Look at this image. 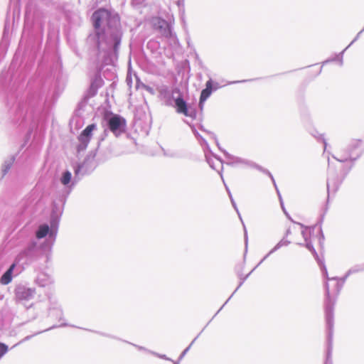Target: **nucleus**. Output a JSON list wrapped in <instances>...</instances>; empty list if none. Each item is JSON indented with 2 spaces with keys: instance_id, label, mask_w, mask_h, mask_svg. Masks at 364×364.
Segmentation results:
<instances>
[{
  "instance_id": "obj_1",
  "label": "nucleus",
  "mask_w": 364,
  "mask_h": 364,
  "mask_svg": "<svg viewBox=\"0 0 364 364\" xmlns=\"http://www.w3.org/2000/svg\"><path fill=\"white\" fill-rule=\"evenodd\" d=\"M92 20L95 32L89 36L88 43L96 48L99 57H116L122 36L117 14L100 9L94 12Z\"/></svg>"
},
{
  "instance_id": "obj_2",
  "label": "nucleus",
  "mask_w": 364,
  "mask_h": 364,
  "mask_svg": "<svg viewBox=\"0 0 364 364\" xmlns=\"http://www.w3.org/2000/svg\"><path fill=\"white\" fill-rule=\"evenodd\" d=\"M107 126L110 132L119 136L125 131L126 120L119 115L114 114L107 119Z\"/></svg>"
},
{
  "instance_id": "obj_3",
  "label": "nucleus",
  "mask_w": 364,
  "mask_h": 364,
  "mask_svg": "<svg viewBox=\"0 0 364 364\" xmlns=\"http://www.w3.org/2000/svg\"><path fill=\"white\" fill-rule=\"evenodd\" d=\"M172 95H177L174 97V102L176 108V112L179 114H183L186 117H194L196 114L194 112L189 111L186 101L182 98L181 91L178 88L175 87L172 89Z\"/></svg>"
},
{
  "instance_id": "obj_4",
  "label": "nucleus",
  "mask_w": 364,
  "mask_h": 364,
  "mask_svg": "<svg viewBox=\"0 0 364 364\" xmlns=\"http://www.w3.org/2000/svg\"><path fill=\"white\" fill-rule=\"evenodd\" d=\"M361 154V141L358 139H353L348 145L346 156L338 159V161L341 162H344L348 160L354 161L357 159Z\"/></svg>"
},
{
  "instance_id": "obj_5",
  "label": "nucleus",
  "mask_w": 364,
  "mask_h": 364,
  "mask_svg": "<svg viewBox=\"0 0 364 364\" xmlns=\"http://www.w3.org/2000/svg\"><path fill=\"white\" fill-rule=\"evenodd\" d=\"M97 130V125L95 124H92L88 125L80 134L78 137L79 145L77 146V151H81L85 150L92 136V133L94 131Z\"/></svg>"
},
{
  "instance_id": "obj_6",
  "label": "nucleus",
  "mask_w": 364,
  "mask_h": 364,
  "mask_svg": "<svg viewBox=\"0 0 364 364\" xmlns=\"http://www.w3.org/2000/svg\"><path fill=\"white\" fill-rule=\"evenodd\" d=\"M333 307L327 305L326 308V325L328 328V347L327 351V359L329 358L331 353V337H332V328L333 326Z\"/></svg>"
},
{
  "instance_id": "obj_7",
  "label": "nucleus",
  "mask_w": 364,
  "mask_h": 364,
  "mask_svg": "<svg viewBox=\"0 0 364 364\" xmlns=\"http://www.w3.org/2000/svg\"><path fill=\"white\" fill-rule=\"evenodd\" d=\"M154 28L160 31L161 35L167 38H171L172 31L169 24L160 18H154L152 20Z\"/></svg>"
},
{
  "instance_id": "obj_8",
  "label": "nucleus",
  "mask_w": 364,
  "mask_h": 364,
  "mask_svg": "<svg viewBox=\"0 0 364 364\" xmlns=\"http://www.w3.org/2000/svg\"><path fill=\"white\" fill-rule=\"evenodd\" d=\"M34 289L23 286L18 287L15 290L16 298L18 301H28L34 296Z\"/></svg>"
},
{
  "instance_id": "obj_9",
  "label": "nucleus",
  "mask_w": 364,
  "mask_h": 364,
  "mask_svg": "<svg viewBox=\"0 0 364 364\" xmlns=\"http://www.w3.org/2000/svg\"><path fill=\"white\" fill-rule=\"evenodd\" d=\"M82 166L78 165L77 166L74 168L75 171V178L74 180L72 181V174L69 171H66L63 173L62 176L60 179V183L68 187H70L71 186L74 185V181H75L76 178L78 177V176L80 173L81 169Z\"/></svg>"
},
{
  "instance_id": "obj_10",
  "label": "nucleus",
  "mask_w": 364,
  "mask_h": 364,
  "mask_svg": "<svg viewBox=\"0 0 364 364\" xmlns=\"http://www.w3.org/2000/svg\"><path fill=\"white\" fill-rule=\"evenodd\" d=\"M364 268H352L350 269L348 273L346 274V275L341 280H338L336 278H328V275H327V270H326V268L325 267H323V273L325 274L326 277V279L328 280H335L336 282V288H337V293H338L340 291V290L341 289L345 281H346V279L348 277V276L349 274H350L351 273H354V272H358V271H360V270H363Z\"/></svg>"
},
{
  "instance_id": "obj_11",
  "label": "nucleus",
  "mask_w": 364,
  "mask_h": 364,
  "mask_svg": "<svg viewBox=\"0 0 364 364\" xmlns=\"http://www.w3.org/2000/svg\"><path fill=\"white\" fill-rule=\"evenodd\" d=\"M159 97L167 103L171 102V98H174L175 95H172V90L165 85H161L157 87Z\"/></svg>"
},
{
  "instance_id": "obj_12",
  "label": "nucleus",
  "mask_w": 364,
  "mask_h": 364,
  "mask_svg": "<svg viewBox=\"0 0 364 364\" xmlns=\"http://www.w3.org/2000/svg\"><path fill=\"white\" fill-rule=\"evenodd\" d=\"M36 283L42 287H48L53 283V279L50 275L41 272L36 279Z\"/></svg>"
},
{
  "instance_id": "obj_13",
  "label": "nucleus",
  "mask_w": 364,
  "mask_h": 364,
  "mask_svg": "<svg viewBox=\"0 0 364 364\" xmlns=\"http://www.w3.org/2000/svg\"><path fill=\"white\" fill-rule=\"evenodd\" d=\"M207 162L210 165V166L214 169L218 171V172L220 173L221 178L223 181L224 182V179L221 173V171L223 169V162L221 160L216 157H209L206 156Z\"/></svg>"
},
{
  "instance_id": "obj_14",
  "label": "nucleus",
  "mask_w": 364,
  "mask_h": 364,
  "mask_svg": "<svg viewBox=\"0 0 364 364\" xmlns=\"http://www.w3.org/2000/svg\"><path fill=\"white\" fill-rule=\"evenodd\" d=\"M16 266V263H13L9 267V268L4 273V274L0 278V283L1 284L6 285L11 282Z\"/></svg>"
},
{
  "instance_id": "obj_15",
  "label": "nucleus",
  "mask_w": 364,
  "mask_h": 364,
  "mask_svg": "<svg viewBox=\"0 0 364 364\" xmlns=\"http://www.w3.org/2000/svg\"><path fill=\"white\" fill-rule=\"evenodd\" d=\"M213 91V82L211 80L207 81L205 88L202 90L200 97V105H201L211 95Z\"/></svg>"
},
{
  "instance_id": "obj_16",
  "label": "nucleus",
  "mask_w": 364,
  "mask_h": 364,
  "mask_svg": "<svg viewBox=\"0 0 364 364\" xmlns=\"http://www.w3.org/2000/svg\"><path fill=\"white\" fill-rule=\"evenodd\" d=\"M47 235H48L49 237H54L53 232L50 231V228L47 224L41 225L36 231V237L38 239H42L45 237Z\"/></svg>"
},
{
  "instance_id": "obj_17",
  "label": "nucleus",
  "mask_w": 364,
  "mask_h": 364,
  "mask_svg": "<svg viewBox=\"0 0 364 364\" xmlns=\"http://www.w3.org/2000/svg\"><path fill=\"white\" fill-rule=\"evenodd\" d=\"M301 235L304 237L305 243L300 245H304L310 252H311L314 254H316L315 249L314 248L311 241L309 240V231L306 228L301 230Z\"/></svg>"
},
{
  "instance_id": "obj_18",
  "label": "nucleus",
  "mask_w": 364,
  "mask_h": 364,
  "mask_svg": "<svg viewBox=\"0 0 364 364\" xmlns=\"http://www.w3.org/2000/svg\"><path fill=\"white\" fill-rule=\"evenodd\" d=\"M226 156L231 161L230 163L232 165L244 164V165L252 166V164L249 161H247L245 159L237 157V156H232L228 154H226Z\"/></svg>"
},
{
  "instance_id": "obj_19",
  "label": "nucleus",
  "mask_w": 364,
  "mask_h": 364,
  "mask_svg": "<svg viewBox=\"0 0 364 364\" xmlns=\"http://www.w3.org/2000/svg\"><path fill=\"white\" fill-rule=\"evenodd\" d=\"M255 166L257 169H259V171H263L264 173H266L267 174H268V175L271 177V178H272V180L273 183H274V186H275V188H276V189H277V194H278V196H279V201H280V204H281L282 208V210H284V212L286 213V212H285V208H284V203H283V200H282V196H281V195H280V193H279V190H278V189H277V186H276V183H275V181H274V178H273L272 175V174H271V173H270L267 170H264V169H262V167H260V166Z\"/></svg>"
},
{
  "instance_id": "obj_20",
  "label": "nucleus",
  "mask_w": 364,
  "mask_h": 364,
  "mask_svg": "<svg viewBox=\"0 0 364 364\" xmlns=\"http://www.w3.org/2000/svg\"><path fill=\"white\" fill-rule=\"evenodd\" d=\"M289 244V242L288 240H286L284 239H282V240H280L275 246L273 249H272L266 255L264 256V259H266L271 254H272L273 252H274L275 251H277V250H279V248H281L282 247H284V246H287Z\"/></svg>"
},
{
  "instance_id": "obj_21",
  "label": "nucleus",
  "mask_w": 364,
  "mask_h": 364,
  "mask_svg": "<svg viewBox=\"0 0 364 364\" xmlns=\"http://www.w3.org/2000/svg\"><path fill=\"white\" fill-rule=\"evenodd\" d=\"M192 131L193 132V133H194L195 136H196L199 140H200V144H201L202 146H205V148L208 149V148H209V146H208V143H207L206 140H205V139H203V138L202 137V136H200V135L199 134V133H198V132H197L194 128H192Z\"/></svg>"
},
{
  "instance_id": "obj_22",
  "label": "nucleus",
  "mask_w": 364,
  "mask_h": 364,
  "mask_svg": "<svg viewBox=\"0 0 364 364\" xmlns=\"http://www.w3.org/2000/svg\"><path fill=\"white\" fill-rule=\"evenodd\" d=\"M13 161H14V159H12L9 161H6L4 163L3 168H2L3 176H4L8 172V171L10 169V168L13 164Z\"/></svg>"
},
{
  "instance_id": "obj_23",
  "label": "nucleus",
  "mask_w": 364,
  "mask_h": 364,
  "mask_svg": "<svg viewBox=\"0 0 364 364\" xmlns=\"http://www.w3.org/2000/svg\"><path fill=\"white\" fill-rule=\"evenodd\" d=\"M364 31V28L360 31L356 36V37L354 38V40L348 45V46H347L344 50H343L341 53V59H340V65H341L343 64V60H342V56H343V54L344 53V51L348 49L355 41H356L358 40V38H359L360 33Z\"/></svg>"
},
{
  "instance_id": "obj_24",
  "label": "nucleus",
  "mask_w": 364,
  "mask_h": 364,
  "mask_svg": "<svg viewBox=\"0 0 364 364\" xmlns=\"http://www.w3.org/2000/svg\"><path fill=\"white\" fill-rule=\"evenodd\" d=\"M8 346L3 343H0V359L8 352Z\"/></svg>"
},
{
  "instance_id": "obj_25",
  "label": "nucleus",
  "mask_w": 364,
  "mask_h": 364,
  "mask_svg": "<svg viewBox=\"0 0 364 364\" xmlns=\"http://www.w3.org/2000/svg\"><path fill=\"white\" fill-rule=\"evenodd\" d=\"M225 187H226V189H227V191H228V192L229 196H230V198L231 203H232V205H233L234 208H235V210L237 211V214L239 215V217H240V220H242L241 216H240V213H239V211H238V209H237V205H236V204H235V202L234 201V200H233V198H232V195H231V193H230V191H229L228 188L227 186H225Z\"/></svg>"
},
{
  "instance_id": "obj_26",
  "label": "nucleus",
  "mask_w": 364,
  "mask_h": 364,
  "mask_svg": "<svg viewBox=\"0 0 364 364\" xmlns=\"http://www.w3.org/2000/svg\"><path fill=\"white\" fill-rule=\"evenodd\" d=\"M196 340V338L191 342V343L181 353V354L179 356V360H182L183 358L186 355V354L188 352V350H190L191 346L193 345V343L195 342V341Z\"/></svg>"
},
{
  "instance_id": "obj_27",
  "label": "nucleus",
  "mask_w": 364,
  "mask_h": 364,
  "mask_svg": "<svg viewBox=\"0 0 364 364\" xmlns=\"http://www.w3.org/2000/svg\"><path fill=\"white\" fill-rule=\"evenodd\" d=\"M312 135L315 138H317V139L321 138V139H322L323 144H324V151H325L326 147H327V143H326V140L324 139V138L323 137V135L322 134H319L317 132H315V133H313Z\"/></svg>"
},
{
  "instance_id": "obj_28",
  "label": "nucleus",
  "mask_w": 364,
  "mask_h": 364,
  "mask_svg": "<svg viewBox=\"0 0 364 364\" xmlns=\"http://www.w3.org/2000/svg\"><path fill=\"white\" fill-rule=\"evenodd\" d=\"M151 353H152L153 355L160 358H162V359H165V360H171L173 361L171 359L168 358L166 357V355H161V354H159V353H154V352H151Z\"/></svg>"
},
{
  "instance_id": "obj_29",
  "label": "nucleus",
  "mask_w": 364,
  "mask_h": 364,
  "mask_svg": "<svg viewBox=\"0 0 364 364\" xmlns=\"http://www.w3.org/2000/svg\"><path fill=\"white\" fill-rule=\"evenodd\" d=\"M327 187H328V190L329 191L330 188L332 187L333 188V191H336V187H334V185L332 184V181L331 179H328V182H327Z\"/></svg>"
},
{
  "instance_id": "obj_30",
  "label": "nucleus",
  "mask_w": 364,
  "mask_h": 364,
  "mask_svg": "<svg viewBox=\"0 0 364 364\" xmlns=\"http://www.w3.org/2000/svg\"><path fill=\"white\" fill-rule=\"evenodd\" d=\"M326 296L328 299L330 296L329 288L328 284H326Z\"/></svg>"
},
{
  "instance_id": "obj_31",
  "label": "nucleus",
  "mask_w": 364,
  "mask_h": 364,
  "mask_svg": "<svg viewBox=\"0 0 364 364\" xmlns=\"http://www.w3.org/2000/svg\"><path fill=\"white\" fill-rule=\"evenodd\" d=\"M264 258H263V259L260 261V262H259L258 264H257V265L255 267V268H254V269H252V271H251L248 274L250 275V273H251V272H252L255 269H257V268L259 267V265L262 262H263V261H264Z\"/></svg>"
},
{
  "instance_id": "obj_32",
  "label": "nucleus",
  "mask_w": 364,
  "mask_h": 364,
  "mask_svg": "<svg viewBox=\"0 0 364 364\" xmlns=\"http://www.w3.org/2000/svg\"><path fill=\"white\" fill-rule=\"evenodd\" d=\"M264 258H263V259L260 261V262H259L258 264H257V265L255 267V268H254V269H252V271H251L248 274L250 275V273H251V272H252L255 269H257V268L259 267V265L262 262H263V261H264Z\"/></svg>"
},
{
  "instance_id": "obj_33",
  "label": "nucleus",
  "mask_w": 364,
  "mask_h": 364,
  "mask_svg": "<svg viewBox=\"0 0 364 364\" xmlns=\"http://www.w3.org/2000/svg\"><path fill=\"white\" fill-rule=\"evenodd\" d=\"M264 258H263V259L260 261V262H259L258 264H257V265L255 267V268H254V269H252V271H251L248 274L250 275V273H251V272H252L255 269H257V268L259 267V265L262 262H263V261H264Z\"/></svg>"
},
{
  "instance_id": "obj_34",
  "label": "nucleus",
  "mask_w": 364,
  "mask_h": 364,
  "mask_svg": "<svg viewBox=\"0 0 364 364\" xmlns=\"http://www.w3.org/2000/svg\"><path fill=\"white\" fill-rule=\"evenodd\" d=\"M264 258H263V259L260 261V262H259L258 264H257V265L255 267V268H254V269H252V271H251L248 274L250 275V273H251V272H252L255 269H257V268L259 267V265L262 262H263V261H264Z\"/></svg>"
},
{
  "instance_id": "obj_35",
  "label": "nucleus",
  "mask_w": 364,
  "mask_h": 364,
  "mask_svg": "<svg viewBox=\"0 0 364 364\" xmlns=\"http://www.w3.org/2000/svg\"><path fill=\"white\" fill-rule=\"evenodd\" d=\"M245 242H247V231H246L245 228Z\"/></svg>"
},
{
  "instance_id": "obj_36",
  "label": "nucleus",
  "mask_w": 364,
  "mask_h": 364,
  "mask_svg": "<svg viewBox=\"0 0 364 364\" xmlns=\"http://www.w3.org/2000/svg\"><path fill=\"white\" fill-rule=\"evenodd\" d=\"M208 135H210L211 137H215L214 134L211 132H206Z\"/></svg>"
},
{
  "instance_id": "obj_37",
  "label": "nucleus",
  "mask_w": 364,
  "mask_h": 364,
  "mask_svg": "<svg viewBox=\"0 0 364 364\" xmlns=\"http://www.w3.org/2000/svg\"><path fill=\"white\" fill-rule=\"evenodd\" d=\"M249 276V274H247L243 279L242 281L240 282V286H241L242 284V283L244 282V281L246 279V278Z\"/></svg>"
},
{
  "instance_id": "obj_38",
  "label": "nucleus",
  "mask_w": 364,
  "mask_h": 364,
  "mask_svg": "<svg viewBox=\"0 0 364 364\" xmlns=\"http://www.w3.org/2000/svg\"><path fill=\"white\" fill-rule=\"evenodd\" d=\"M137 348H138L139 350H146V349H145L144 347H141V346H137Z\"/></svg>"
},
{
  "instance_id": "obj_39",
  "label": "nucleus",
  "mask_w": 364,
  "mask_h": 364,
  "mask_svg": "<svg viewBox=\"0 0 364 364\" xmlns=\"http://www.w3.org/2000/svg\"><path fill=\"white\" fill-rule=\"evenodd\" d=\"M57 311H58L60 314H62V310H61V309H57Z\"/></svg>"
},
{
  "instance_id": "obj_40",
  "label": "nucleus",
  "mask_w": 364,
  "mask_h": 364,
  "mask_svg": "<svg viewBox=\"0 0 364 364\" xmlns=\"http://www.w3.org/2000/svg\"><path fill=\"white\" fill-rule=\"evenodd\" d=\"M245 82V80H243V81H235V82H232L231 83H237V82Z\"/></svg>"
},
{
  "instance_id": "obj_41",
  "label": "nucleus",
  "mask_w": 364,
  "mask_h": 364,
  "mask_svg": "<svg viewBox=\"0 0 364 364\" xmlns=\"http://www.w3.org/2000/svg\"><path fill=\"white\" fill-rule=\"evenodd\" d=\"M218 88V83H215V86L214 87V90H217Z\"/></svg>"
},
{
  "instance_id": "obj_42",
  "label": "nucleus",
  "mask_w": 364,
  "mask_h": 364,
  "mask_svg": "<svg viewBox=\"0 0 364 364\" xmlns=\"http://www.w3.org/2000/svg\"><path fill=\"white\" fill-rule=\"evenodd\" d=\"M29 338H30V336H26V337L23 339V341H27V340H28Z\"/></svg>"
},
{
  "instance_id": "obj_43",
  "label": "nucleus",
  "mask_w": 364,
  "mask_h": 364,
  "mask_svg": "<svg viewBox=\"0 0 364 364\" xmlns=\"http://www.w3.org/2000/svg\"><path fill=\"white\" fill-rule=\"evenodd\" d=\"M147 90H149V92H152V89L151 88H148Z\"/></svg>"
},
{
  "instance_id": "obj_44",
  "label": "nucleus",
  "mask_w": 364,
  "mask_h": 364,
  "mask_svg": "<svg viewBox=\"0 0 364 364\" xmlns=\"http://www.w3.org/2000/svg\"><path fill=\"white\" fill-rule=\"evenodd\" d=\"M104 134H105V135H107V130L106 129L104 131Z\"/></svg>"
},
{
  "instance_id": "obj_45",
  "label": "nucleus",
  "mask_w": 364,
  "mask_h": 364,
  "mask_svg": "<svg viewBox=\"0 0 364 364\" xmlns=\"http://www.w3.org/2000/svg\"><path fill=\"white\" fill-rule=\"evenodd\" d=\"M200 129H202L203 132H205V129H203V127H200Z\"/></svg>"
},
{
  "instance_id": "obj_46",
  "label": "nucleus",
  "mask_w": 364,
  "mask_h": 364,
  "mask_svg": "<svg viewBox=\"0 0 364 364\" xmlns=\"http://www.w3.org/2000/svg\"><path fill=\"white\" fill-rule=\"evenodd\" d=\"M200 129H202L203 132H205V129H203V127H200Z\"/></svg>"
},
{
  "instance_id": "obj_47",
  "label": "nucleus",
  "mask_w": 364,
  "mask_h": 364,
  "mask_svg": "<svg viewBox=\"0 0 364 364\" xmlns=\"http://www.w3.org/2000/svg\"><path fill=\"white\" fill-rule=\"evenodd\" d=\"M200 129H202L203 132H205V129H203V127H200Z\"/></svg>"
},
{
  "instance_id": "obj_48",
  "label": "nucleus",
  "mask_w": 364,
  "mask_h": 364,
  "mask_svg": "<svg viewBox=\"0 0 364 364\" xmlns=\"http://www.w3.org/2000/svg\"><path fill=\"white\" fill-rule=\"evenodd\" d=\"M49 314H51V309H49Z\"/></svg>"
},
{
  "instance_id": "obj_49",
  "label": "nucleus",
  "mask_w": 364,
  "mask_h": 364,
  "mask_svg": "<svg viewBox=\"0 0 364 364\" xmlns=\"http://www.w3.org/2000/svg\"><path fill=\"white\" fill-rule=\"evenodd\" d=\"M174 364H179L178 362L173 361Z\"/></svg>"
},
{
  "instance_id": "obj_50",
  "label": "nucleus",
  "mask_w": 364,
  "mask_h": 364,
  "mask_svg": "<svg viewBox=\"0 0 364 364\" xmlns=\"http://www.w3.org/2000/svg\"><path fill=\"white\" fill-rule=\"evenodd\" d=\"M55 326H51V328H50V329L53 328ZM48 330H49V328H48ZM46 331H48V329Z\"/></svg>"
},
{
  "instance_id": "obj_51",
  "label": "nucleus",
  "mask_w": 364,
  "mask_h": 364,
  "mask_svg": "<svg viewBox=\"0 0 364 364\" xmlns=\"http://www.w3.org/2000/svg\"><path fill=\"white\" fill-rule=\"evenodd\" d=\"M240 285L237 286V288H236V290H238V288H240Z\"/></svg>"
},
{
  "instance_id": "obj_52",
  "label": "nucleus",
  "mask_w": 364,
  "mask_h": 364,
  "mask_svg": "<svg viewBox=\"0 0 364 364\" xmlns=\"http://www.w3.org/2000/svg\"><path fill=\"white\" fill-rule=\"evenodd\" d=\"M240 285L237 286V288H236V290H238V288H240Z\"/></svg>"
}]
</instances>
